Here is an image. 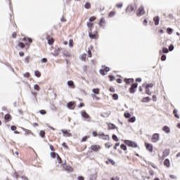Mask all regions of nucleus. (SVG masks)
<instances>
[{
	"label": "nucleus",
	"mask_w": 180,
	"mask_h": 180,
	"mask_svg": "<svg viewBox=\"0 0 180 180\" xmlns=\"http://www.w3.org/2000/svg\"><path fill=\"white\" fill-rule=\"evenodd\" d=\"M124 143L127 144V146H128V147H131L132 148H137V147H138L137 143H136L134 141H131L129 140H125Z\"/></svg>",
	"instance_id": "1"
},
{
	"label": "nucleus",
	"mask_w": 180,
	"mask_h": 180,
	"mask_svg": "<svg viewBox=\"0 0 180 180\" xmlns=\"http://www.w3.org/2000/svg\"><path fill=\"white\" fill-rule=\"evenodd\" d=\"M51 157L52 158H57V161H58V164H61V158H60L58 154H57L54 152H52V153H51Z\"/></svg>",
	"instance_id": "2"
},
{
	"label": "nucleus",
	"mask_w": 180,
	"mask_h": 180,
	"mask_svg": "<svg viewBox=\"0 0 180 180\" xmlns=\"http://www.w3.org/2000/svg\"><path fill=\"white\" fill-rule=\"evenodd\" d=\"M152 143H158V141L160 140V134H154L152 136Z\"/></svg>",
	"instance_id": "3"
},
{
	"label": "nucleus",
	"mask_w": 180,
	"mask_h": 180,
	"mask_svg": "<svg viewBox=\"0 0 180 180\" xmlns=\"http://www.w3.org/2000/svg\"><path fill=\"white\" fill-rule=\"evenodd\" d=\"M66 106L68 109H70V110H74V109H75V102L70 101L66 105Z\"/></svg>",
	"instance_id": "4"
},
{
	"label": "nucleus",
	"mask_w": 180,
	"mask_h": 180,
	"mask_svg": "<svg viewBox=\"0 0 180 180\" xmlns=\"http://www.w3.org/2000/svg\"><path fill=\"white\" fill-rule=\"evenodd\" d=\"M106 125L108 126V130H117V127H116V125H115L112 123L110 122H106Z\"/></svg>",
	"instance_id": "5"
},
{
	"label": "nucleus",
	"mask_w": 180,
	"mask_h": 180,
	"mask_svg": "<svg viewBox=\"0 0 180 180\" xmlns=\"http://www.w3.org/2000/svg\"><path fill=\"white\" fill-rule=\"evenodd\" d=\"M138 84L134 83L131 85V88L129 89L130 94H134L136 92V89H137Z\"/></svg>",
	"instance_id": "6"
},
{
	"label": "nucleus",
	"mask_w": 180,
	"mask_h": 180,
	"mask_svg": "<svg viewBox=\"0 0 180 180\" xmlns=\"http://www.w3.org/2000/svg\"><path fill=\"white\" fill-rule=\"evenodd\" d=\"M110 70V69H109L108 67H105L104 69L100 70L99 72L101 75H106V74H108V72H109Z\"/></svg>",
	"instance_id": "7"
},
{
	"label": "nucleus",
	"mask_w": 180,
	"mask_h": 180,
	"mask_svg": "<svg viewBox=\"0 0 180 180\" xmlns=\"http://www.w3.org/2000/svg\"><path fill=\"white\" fill-rule=\"evenodd\" d=\"M98 137H101L102 140H109V135H105L103 132L98 134Z\"/></svg>",
	"instance_id": "8"
},
{
	"label": "nucleus",
	"mask_w": 180,
	"mask_h": 180,
	"mask_svg": "<svg viewBox=\"0 0 180 180\" xmlns=\"http://www.w3.org/2000/svg\"><path fill=\"white\" fill-rule=\"evenodd\" d=\"M144 13H146L144 11V7L141 6L137 11L136 15L137 16H141L142 15H144Z\"/></svg>",
	"instance_id": "9"
},
{
	"label": "nucleus",
	"mask_w": 180,
	"mask_h": 180,
	"mask_svg": "<svg viewBox=\"0 0 180 180\" xmlns=\"http://www.w3.org/2000/svg\"><path fill=\"white\" fill-rule=\"evenodd\" d=\"M21 41H24L27 46H30L33 41L30 38H24Z\"/></svg>",
	"instance_id": "10"
},
{
	"label": "nucleus",
	"mask_w": 180,
	"mask_h": 180,
	"mask_svg": "<svg viewBox=\"0 0 180 180\" xmlns=\"http://www.w3.org/2000/svg\"><path fill=\"white\" fill-rule=\"evenodd\" d=\"M145 147L148 151L153 153V145L147 142L145 143Z\"/></svg>",
	"instance_id": "11"
},
{
	"label": "nucleus",
	"mask_w": 180,
	"mask_h": 180,
	"mask_svg": "<svg viewBox=\"0 0 180 180\" xmlns=\"http://www.w3.org/2000/svg\"><path fill=\"white\" fill-rule=\"evenodd\" d=\"M101 149V146L99 145H92L91 146V150H92V151H95L97 152Z\"/></svg>",
	"instance_id": "12"
},
{
	"label": "nucleus",
	"mask_w": 180,
	"mask_h": 180,
	"mask_svg": "<svg viewBox=\"0 0 180 180\" xmlns=\"http://www.w3.org/2000/svg\"><path fill=\"white\" fill-rule=\"evenodd\" d=\"M62 133H63L64 137H71L72 134L68 132V130L61 129Z\"/></svg>",
	"instance_id": "13"
},
{
	"label": "nucleus",
	"mask_w": 180,
	"mask_h": 180,
	"mask_svg": "<svg viewBox=\"0 0 180 180\" xmlns=\"http://www.w3.org/2000/svg\"><path fill=\"white\" fill-rule=\"evenodd\" d=\"M168 155H169V150L166 149L162 153V160H164V158H165L166 157H168Z\"/></svg>",
	"instance_id": "14"
},
{
	"label": "nucleus",
	"mask_w": 180,
	"mask_h": 180,
	"mask_svg": "<svg viewBox=\"0 0 180 180\" xmlns=\"http://www.w3.org/2000/svg\"><path fill=\"white\" fill-rule=\"evenodd\" d=\"M81 115L84 117V119H91V117L85 111H81Z\"/></svg>",
	"instance_id": "15"
},
{
	"label": "nucleus",
	"mask_w": 180,
	"mask_h": 180,
	"mask_svg": "<svg viewBox=\"0 0 180 180\" xmlns=\"http://www.w3.org/2000/svg\"><path fill=\"white\" fill-rule=\"evenodd\" d=\"M63 168H64L65 171H68V172H72L73 169L70 165H65L63 166Z\"/></svg>",
	"instance_id": "16"
},
{
	"label": "nucleus",
	"mask_w": 180,
	"mask_h": 180,
	"mask_svg": "<svg viewBox=\"0 0 180 180\" xmlns=\"http://www.w3.org/2000/svg\"><path fill=\"white\" fill-rule=\"evenodd\" d=\"M162 131H165V133H166V134H169V133H171V129H169V127L168 126H165L162 128Z\"/></svg>",
	"instance_id": "17"
},
{
	"label": "nucleus",
	"mask_w": 180,
	"mask_h": 180,
	"mask_svg": "<svg viewBox=\"0 0 180 180\" xmlns=\"http://www.w3.org/2000/svg\"><path fill=\"white\" fill-rule=\"evenodd\" d=\"M164 165L165 167H167V168H169V167H171V163L169 162V159H166L164 161Z\"/></svg>",
	"instance_id": "18"
},
{
	"label": "nucleus",
	"mask_w": 180,
	"mask_h": 180,
	"mask_svg": "<svg viewBox=\"0 0 180 180\" xmlns=\"http://www.w3.org/2000/svg\"><path fill=\"white\" fill-rule=\"evenodd\" d=\"M68 86H70V88H75V85L74 84V82L72 80H70L68 82Z\"/></svg>",
	"instance_id": "19"
},
{
	"label": "nucleus",
	"mask_w": 180,
	"mask_h": 180,
	"mask_svg": "<svg viewBox=\"0 0 180 180\" xmlns=\"http://www.w3.org/2000/svg\"><path fill=\"white\" fill-rule=\"evenodd\" d=\"M153 20L155 22V25L158 26V25H160V17L157 16L153 18Z\"/></svg>",
	"instance_id": "20"
},
{
	"label": "nucleus",
	"mask_w": 180,
	"mask_h": 180,
	"mask_svg": "<svg viewBox=\"0 0 180 180\" xmlns=\"http://www.w3.org/2000/svg\"><path fill=\"white\" fill-rule=\"evenodd\" d=\"M92 92H94L95 95H99V89L98 88L93 89Z\"/></svg>",
	"instance_id": "21"
},
{
	"label": "nucleus",
	"mask_w": 180,
	"mask_h": 180,
	"mask_svg": "<svg viewBox=\"0 0 180 180\" xmlns=\"http://www.w3.org/2000/svg\"><path fill=\"white\" fill-rule=\"evenodd\" d=\"M133 11H134V8L131 6H129L127 8V12H133Z\"/></svg>",
	"instance_id": "22"
},
{
	"label": "nucleus",
	"mask_w": 180,
	"mask_h": 180,
	"mask_svg": "<svg viewBox=\"0 0 180 180\" xmlns=\"http://www.w3.org/2000/svg\"><path fill=\"white\" fill-rule=\"evenodd\" d=\"M22 129L23 130V131L25 132V134H32V131H30L29 129H25L23 127H22Z\"/></svg>",
	"instance_id": "23"
},
{
	"label": "nucleus",
	"mask_w": 180,
	"mask_h": 180,
	"mask_svg": "<svg viewBox=\"0 0 180 180\" xmlns=\"http://www.w3.org/2000/svg\"><path fill=\"white\" fill-rule=\"evenodd\" d=\"M103 23H106V21L105 20V18H101L100 22L98 23L99 26H102Z\"/></svg>",
	"instance_id": "24"
},
{
	"label": "nucleus",
	"mask_w": 180,
	"mask_h": 180,
	"mask_svg": "<svg viewBox=\"0 0 180 180\" xmlns=\"http://www.w3.org/2000/svg\"><path fill=\"white\" fill-rule=\"evenodd\" d=\"M129 123H134V122H136V117H132L129 118Z\"/></svg>",
	"instance_id": "25"
},
{
	"label": "nucleus",
	"mask_w": 180,
	"mask_h": 180,
	"mask_svg": "<svg viewBox=\"0 0 180 180\" xmlns=\"http://www.w3.org/2000/svg\"><path fill=\"white\" fill-rule=\"evenodd\" d=\"M173 113H174V116H175V117H176L177 119H179V115H178V110H174V111H173Z\"/></svg>",
	"instance_id": "26"
},
{
	"label": "nucleus",
	"mask_w": 180,
	"mask_h": 180,
	"mask_svg": "<svg viewBox=\"0 0 180 180\" xmlns=\"http://www.w3.org/2000/svg\"><path fill=\"white\" fill-rule=\"evenodd\" d=\"M172 32H174V30H172V28H167V34H172Z\"/></svg>",
	"instance_id": "27"
},
{
	"label": "nucleus",
	"mask_w": 180,
	"mask_h": 180,
	"mask_svg": "<svg viewBox=\"0 0 180 180\" xmlns=\"http://www.w3.org/2000/svg\"><path fill=\"white\" fill-rule=\"evenodd\" d=\"M150 97H145L142 99V102H150Z\"/></svg>",
	"instance_id": "28"
},
{
	"label": "nucleus",
	"mask_w": 180,
	"mask_h": 180,
	"mask_svg": "<svg viewBox=\"0 0 180 180\" xmlns=\"http://www.w3.org/2000/svg\"><path fill=\"white\" fill-rule=\"evenodd\" d=\"M18 46L20 47V49H25V44H23V42H18Z\"/></svg>",
	"instance_id": "29"
},
{
	"label": "nucleus",
	"mask_w": 180,
	"mask_h": 180,
	"mask_svg": "<svg viewBox=\"0 0 180 180\" xmlns=\"http://www.w3.org/2000/svg\"><path fill=\"white\" fill-rule=\"evenodd\" d=\"M120 148H121V150H123L124 151H126V150H127V147L124 144H122L120 146Z\"/></svg>",
	"instance_id": "30"
},
{
	"label": "nucleus",
	"mask_w": 180,
	"mask_h": 180,
	"mask_svg": "<svg viewBox=\"0 0 180 180\" xmlns=\"http://www.w3.org/2000/svg\"><path fill=\"white\" fill-rule=\"evenodd\" d=\"M112 99H114V101H117L119 99V95L115 94L112 95Z\"/></svg>",
	"instance_id": "31"
},
{
	"label": "nucleus",
	"mask_w": 180,
	"mask_h": 180,
	"mask_svg": "<svg viewBox=\"0 0 180 180\" xmlns=\"http://www.w3.org/2000/svg\"><path fill=\"white\" fill-rule=\"evenodd\" d=\"M34 74L37 77V78H40V77H41V73H40L39 71H35Z\"/></svg>",
	"instance_id": "32"
},
{
	"label": "nucleus",
	"mask_w": 180,
	"mask_h": 180,
	"mask_svg": "<svg viewBox=\"0 0 180 180\" xmlns=\"http://www.w3.org/2000/svg\"><path fill=\"white\" fill-rule=\"evenodd\" d=\"M153 86H154V84H148L146 85L145 89H148V88H153Z\"/></svg>",
	"instance_id": "33"
},
{
	"label": "nucleus",
	"mask_w": 180,
	"mask_h": 180,
	"mask_svg": "<svg viewBox=\"0 0 180 180\" xmlns=\"http://www.w3.org/2000/svg\"><path fill=\"white\" fill-rule=\"evenodd\" d=\"M113 145L110 143H106L105 146V148H110V147H112Z\"/></svg>",
	"instance_id": "34"
},
{
	"label": "nucleus",
	"mask_w": 180,
	"mask_h": 180,
	"mask_svg": "<svg viewBox=\"0 0 180 180\" xmlns=\"http://www.w3.org/2000/svg\"><path fill=\"white\" fill-rule=\"evenodd\" d=\"M39 135L41 137L44 138L46 136V132L44 130L40 131Z\"/></svg>",
	"instance_id": "35"
},
{
	"label": "nucleus",
	"mask_w": 180,
	"mask_h": 180,
	"mask_svg": "<svg viewBox=\"0 0 180 180\" xmlns=\"http://www.w3.org/2000/svg\"><path fill=\"white\" fill-rule=\"evenodd\" d=\"M124 117H126L127 119H129L131 117V115H130L129 112H124Z\"/></svg>",
	"instance_id": "36"
},
{
	"label": "nucleus",
	"mask_w": 180,
	"mask_h": 180,
	"mask_svg": "<svg viewBox=\"0 0 180 180\" xmlns=\"http://www.w3.org/2000/svg\"><path fill=\"white\" fill-rule=\"evenodd\" d=\"M112 139L114 140V141H119V138H117V136L115 134L112 135Z\"/></svg>",
	"instance_id": "37"
},
{
	"label": "nucleus",
	"mask_w": 180,
	"mask_h": 180,
	"mask_svg": "<svg viewBox=\"0 0 180 180\" xmlns=\"http://www.w3.org/2000/svg\"><path fill=\"white\" fill-rule=\"evenodd\" d=\"M84 8L86 9H90L91 8V4L90 3H86Z\"/></svg>",
	"instance_id": "38"
},
{
	"label": "nucleus",
	"mask_w": 180,
	"mask_h": 180,
	"mask_svg": "<svg viewBox=\"0 0 180 180\" xmlns=\"http://www.w3.org/2000/svg\"><path fill=\"white\" fill-rule=\"evenodd\" d=\"M5 120H11V115L6 114L4 117Z\"/></svg>",
	"instance_id": "39"
},
{
	"label": "nucleus",
	"mask_w": 180,
	"mask_h": 180,
	"mask_svg": "<svg viewBox=\"0 0 180 180\" xmlns=\"http://www.w3.org/2000/svg\"><path fill=\"white\" fill-rule=\"evenodd\" d=\"M74 41L72 39L69 40V47H73Z\"/></svg>",
	"instance_id": "40"
},
{
	"label": "nucleus",
	"mask_w": 180,
	"mask_h": 180,
	"mask_svg": "<svg viewBox=\"0 0 180 180\" xmlns=\"http://www.w3.org/2000/svg\"><path fill=\"white\" fill-rule=\"evenodd\" d=\"M115 15H116V13L115 11H111L109 13V18H113Z\"/></svg>",
	"instance_id": "41"
},
{
	"label": "nucleus",
	"mask_w": 180,
	"mask_h": 180,
	"mask_svg": "<svg viewBox=\"0 0 180 180\" xmlns=\"http://www.w3.org/2000/svg\"><path fill=\"white\" fill-rule=\"evenodd\" d=\"M34 89H35V91H40V86H39L38 84H34Z\"/></svg>",
	"instance_id": "42"
},
{
	"label": "nucleus",
	"mask_w": 180,
	"mask_h": 180,
	"mask_svg": "<svg viewBox=\"0 0 180 180\" xmlns=\"http://www.w3.org/2000/svg\"><path fill=\"white\" fill-rule=\"evenodd\" d=\"M54 43V39H50L48 40V44H53Z\"/></svg>",
	"instance_id": "43"
},
{
	"label": "nucleus",
	"mask_w": 180,
	"mask_h": 180,
	"mask_svg": "<svg viewBox=\"0 0 180 180\" xmlns=\"http://www.w3.org/2000/svg\"><path fill=\"white\" fill-rule=\"evenodd\" d=\"M81 58L82 60V61H84V60H85L86 58V53H84L82 55Z\"/></svg>",
	"instance_id": "44"
},
{
	"label": "nucleus",
	"mask_w": 180,
	"mask_h": 180,
	"mask_svg": "<svg viewBox=\"0 0 180 180\" xmlns=\"http://www.w3.org/2000/svg\"><path fill=\"white\" fill-rule=\"evenodd\" d=\"M119 146H120V143H116L115 145L114 146L113 148L115 150H117V147H119Z\"/></svg>",
	"instance_id": "45"
},
{
	"label": "nucleus",
	"mask_w": 180,
	"mask_h": 180,
	"mask_svg": "<svg viewBox=\"0 0 180 180\" xmlns=\"http://www.w3.org/2000/svg\"><path fill=\"white\" fill-rule=\"evenodd\" d=\"M58 51H60V48H58V49L55 51V53H53V56H58Z\"/></svg>",
	"instance_id": "46"
},
{
	"label": "nucleus",
	"mask_w": 180,
	"mask_h": 180,
	"mask_svg": "<svg viewBox=\"0 0 180 180\" xmlns=\"http://www.w3.org/2000/svg\"><path fill=\"white\" fill-rule=\"evenodd\" d=\"M167 60V56L162 55L161 57V60L162 61H165Z\"/></svg>",
	"instance_id": "47"
},
{
	"label": "nucleus",
	"mask_w": 180,
	"mask_h": 180,
	"mask_svg": "<svg viewBox=\"0 0 180 180\" xmlns=\"http://www.w3.org/2000/svg\"><path fill=\"white\" fill-rule=\"evenodd\" d=\"M145 89L147 95H151V91H150V89Z\"/></svg>",
	"instance_id": "48"
},
{
	"label": "nucleus",
	"mask_w": 180,
	"mask_h": 180,
	"mask_svg": "<svg viewBox=\"0 0 180 180\" xmlns=\"http://www.w3.org/2000/svg\"><path fill=\"white\" fill-rule=\"evenodd\" d=\"M169 51V50H168V49L167 48H163L162 49V52L165 53H167Z\"/></svg>",
	"instance_id": "49"
},
{
	"label": "nucleus",
	"mask_w": 180,
	"mask_h": 180,
	"mask_svg": "<svg viewBox=\"0 0 180 180\" xmlns=\"http://www.w3.org/2000/svg\"><path fill=\"white\" fill-rule=\"evenodd\" d=\"M174 50V46L172 44L169 46V51H172Z\"/></svg>",
	"instance_id": "50"
},
{
	"label": "nucleus",
	"mask_w": 180,
	"mask_h": 180,
	"mask_svg": "<svg viewBox=\"0 0 180 180\" xmlns=\"http://www.w3.org/2000/svg\"><path fill=\"white\" fill-rule=\"evenodd\" d=\"M94 20H96V17H91L90 18H89V21L90 22H94Z\"/></svg>",
	"instance_id": "51"
},
{
	"label": "nucleus",
	"mask_w": 180,
	"mask_h": 180,
	"mask_svg": "<svg viewBox=\"0 0 180 180\" xmlns=\"http://www.w3.org/2000/svg\"><path fill=\"white\" fill-rule=\"evenodd\" d=\"M41 63H47V58H43L41 59Z\"/></svg>",
	"instance_id": "52"
},
{
	"label": "nucleus",
	"mask_w": 180,
	"mask_h": 180,
	"mask_svg": "<svg viewBox=\"0 0 180 180\" xmlns=\"http://www.w3.org/2000/svg\"><path fill=\"white\" fill-rule=\"evenodd\" d=\"M132 79H125L124 82H126V84H130V81H131Z\"/></svg>",
	"instance_id": "53"
},
{
	"label": "nucleus",
	"mask_w": 180,
	"mask_h": 180,
	"mask_svg": "<svg viewBox=\"0 0 180 180\" xmlns=\"http://www.w3.org/2000/svg\"><path fill=\"white\" fill-rule=\"evenodd\" d=\"M110 81H115V77L112 75L109 76Z\"/></svg>",
	"instance_id": "54"
},
{
	"label": "nucleus",
	"mask_w": 180,
	"mask_h": 180,
	"mask_svg": "<svg viewBox=\"0 0 180 180\" xmlns=\"http://www.w3.org/2000/svg\"><path fill=\"white\" fill-rule=\"evenodd\" d=\"M39 113H40L41 115H46V110H41L39 111Z\"/></svg>",
	"instance_id": "55"
},
{
	"label": "nucleus",
	"mask_w": 180,
	"mask_h": 180,
	"mask_svg": "<svg viewBox=\"0 0 180 180\" xmlns=\"http://www.w3.org/2000/svg\"><path fill=\"white\" fill-rule=\"evenodd\" d=\"M29 58H30V57H27V58H25V59H24V61H25V63H29Z\"/></svg>",
	"instance_id": "56"
},
{
	"label": "nucleus",
	"mask_w": 180,
	"mask_h": 180,
	"mask_svg": "<svg viewBox=\"0 0 180 180\" xmlns=\"http://www.w3.org/2000/svg\"><path fill=\"white\" fill-rule=\"evenodd\" d=\"M108 161H109V162H110V164H112V165H115V162L113 160L109 159Z\"/></svg>",
	"instance_id": "57"
},
{
	"label": "nucleus",
	"mask_w": 180,
	"mask_h": 180,
	"mask_svg": "<svg viewBox=\"0 0 180 180\" xmlns=\"http://www.w3.org/2000/svg\"><path fill=\"white\" fill-rule=\"evenodd\" d=\"M11 129L13 131H15V130H16V127H15V126H11Z\"/></svg>",
	"instance_id": "58"
},
{
	"label": "nucleus",
	"mask_w": 180,
	"mask_h": 180,
	"mask_svg": "<svg viewBox=\"0 0 180 180\" xmlns=\"http://www.w3.org/2000/svg\"><path fill=\"white\" fill-rule=\"evenodd\" d=\"M117 8H122L123 6V4H118L116 5Z\"/></svg>",
	"instance_id": "59"
},
{
	"label": "nucleus",
	"mask_w": 180,
	"mask_h": 180,
	"mask_svg": "<svg viewBox=\"0 0 180 180\" xmlns=\"http://www.w3.org/2000/svg\"><path fill=\"white\" fill-rule=\"evenodd\" d=\"M88 57H92V53L91 52V51H88Z\"/></svg>",
	"instance_id": "60"
},
{
	"label": "nucleus",
	"mask_w": 180,
	"mask_h": 180,
	"mask_svg": "<svg viewBox=\"0 0 180 180\" xmlns=\"http://www.w3.org/2000/svg\"><path fill=\"white\" fill-rule=\"evenodd\" d=\"M30 75V74H29V73L24 74V77H25L26 78H29Z\"/></svg>",
	"instance_id": "61"
},
{
	"label": "nucleus",
	"mask_w": 180,
	"mask_h": 180,
	"mask_svg": "<svg viewBox=\"0 0 180 180\" xmlns=\"http://www.w3.org/2000/svg\"><path fill=\"white\" fill-rule=\"evenodd\" d=\"M88 139V136H84L82 139V141H85L86 140Z\"/></svg>",
	"instance_id": "62"
},
{
	"label": "nucleus",
	"mask_w": 180,
	"mask_h": 180,
	"mask_svg": "<svg viewBox=\"0 0 180 180\" xmlns=\"http://www.w3.org/2000/svg\"><path fill=\"white\" fill-rule=\"evenodd\" d=\"M110 92H115V88L110 87Z\"/></svg>",
	"instance_id": "63"
},
{
	"label": "nucleus",
	"mask_w": 180,
	"mask_h": 180,
	"mask_svg": "<svg viewBox=\"0 0 180 180\" xmlns=\"http://www.w3.org/2000/svg\"><path fill=\"white\" fill-rule=\"evenodd\" d=\"M84 177L82 176H79V177H78V180H84Z\"/></svg>",
	"instance_id": "64"
}]
</instances>
